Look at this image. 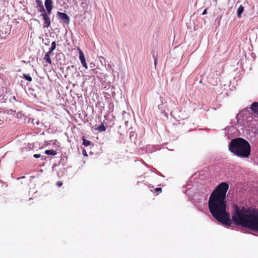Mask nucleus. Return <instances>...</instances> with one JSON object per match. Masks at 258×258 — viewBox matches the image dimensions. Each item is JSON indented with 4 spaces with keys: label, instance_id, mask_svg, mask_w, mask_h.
<instances>
[{
    "label": "nucleus",
    "instance_id": "4468645a",
    "mask_svg": "<svg viewBox=\"0 0 258 258\" xmlns=\"http://www.w3.org/2000/svg\"><path fill=\"white\" fill-rule=\"evenodd\" d=\"M55 48H56V43L55 41H53L51 43V48H50V49L48 51L52 53V51L55 49Z\"/></svg>",
    "mask_w": 258,
    "mask_h": 258
},
{
    "label": "nucleus",
    "instance_id": "423d86ee",
    "mask_svg": "<svg viewBox=\"0 0 258 258\" xmlns=\"http://www.w3.org/2000/svg\"><path fill=\"white\" fill-rule=\"evenodd\" d=\"M47 12L48 14H51L53 8V2L52 0H45L44 3Z\"/></svg>",
    "mask_w": 258,
    "mask_h": 258
},
{
    "label": "nucleus",
    "instance_id": "2eb2a0df",
    "mask_svg": "<svg viewBox=\"0 0 258 258\" xmlns=\"http://www.w3.org/2000/svg\"><path fill=\"white\" fill-rule=\"evenodd\" d=\"M23 77L29 82H31L32 80L31 77L29 75L24 74Z\"/></svg>",
    "mask_w": 258,
    "mask_h": 258
},
{
    "label": "nucleus",
    "instance_id": "6e6552de",
    "mask_svg": "<svg viewBox=\"0 0 258 258\" xmlns=\"http://www.w3.org/2000/svg\"><path fill=\"white\" fill-rule=\"evenodd\" d=\"M250 109L255 114L258 115V102H254L250 106Z\"/></svg>",
    "mask_w": 258,
    "mask_h": 258
},
{
    "label": "nucleus",
    "instance_id": "20e7f679",
    "mask_svg": "<svg viewBox=\"0 0 258 258\" xmlns=\"http://www.w3.org/2000/svg\"><path fill=\"white\" fill-rule=\"evenodd\" d=\"M48 13L41 14V16L42 17L44 21L43 27L48 28L51 24L50 18Z\"/></svg>",
    "mask_w": 258,
    "mask_h": 258
},
{
    "label": "nucleus",
    "instance_id": "1a4fd4ad",
    "mask_svg": "<svg viewBox=\"0 0 258 258\" xmlns=\"http://www.w3.org/2000/svg\"><path fill=\"white\" fill-rule=\"evenodd\" d=\"M51 53V52L48 51L45 53L44 57V59L45 60V62L49 64L52 63V61L50 57V55Z\"/></svg>",
    "mask_w": 258,
    "mask_h": 258
},
{
    "label": "nucleus",
    "instance_id": "9b49d317",
    "mask_svg": "<svg viewBox=\"0 0 258 258\" xmlns=\"http://www.w3.org/2000/svg\"><path fill=\"white\" fill-rule=\"evenodd\" d=\"M45 154L48 155H56L57 154V152L55 150H46L45 151Z\"/></svg>",
    "mask_w": 258,
    "mask_h": 258
},
{
    "label": "nucleus",
    "instance_id": "f03ea898",
    "mask_svg": "<svg viewBox=\"0 0 258 258\" xmlns=\"http://www.w3.org/2000/svg\"><path fill=\"white\" fill-rule=\"evenodd\" d=\"M232 220L235 224L258 232V209L234 206Z\"/></svg>",
    "mask_w": 258,
    "mask_h": 258
},
{
    "label": "nucleus",
    "instance_id": "f257e3e1",
    "mask_svg": "<svg viewBox=\"0 0 258 258\" xmlns=\"http://www.w3.org/2000/svg\"><path fill=\"white\" fill-rule=\"evenodd\" d=\"M229 185L226 182H221L211 193L209 201V211L218 221L224 225L231 226L232 222L230 214L226 211V194Z\"/></svg>",
    "mask_w": 258,
    "mask_h": 258
},
{
    "label": "nucleus",
    "instance_id": "a211bd4d",
    "mask_svg": "<svg viewBox=\"0 0 258 258\" xmlns=\"http://www.w3.org/2000/svg\"><path fill=\"white\" fill-rule=\"evenodd\" d=\"M155 191L156 192L160 193L162 191V188L161 187H157L155 189Z\"/></svg>",
    "mask_w": 258,
    "mask_h": 258
},
{
    "label": "nucleus",
    "instance_id": "ddd939ff",
    "mask_svg": "<svg viewBox=\"0 0 258 258\" xmlns=\"http://www.w3.org/2000/svg\"><path fill=\"white\" fill-rule=\"evenodd\" d=\"M82 139L83 140V145L85 147H88L91 145V142L86 140L84 137H82Z\"/></svg>",
    "mask_w": 258,
    "mask_h": 258
},
{
    "label": "nucleus",
    "instance_id": "aec40b11",
    "mask_svg": "<svg viewBox=\"0 0 258 258\" xmlns=\"http://www.w3.org/2000/svg\"><path fill=\"white\" fill-rule=\"evenodd\" d=\"M40 154H34L33 155V157L34 158H40Z\"/></svg>",
    "mask_w": 258,
    "mask_h": 258
},
{
    "label": "nucleus",
    "instance_id": "f8f14e48",
    "mask_svg": "<svg viewBox=\"0 0 258 258\" xmlns=\"http://www.w3.org/2000/svg\"><path fill=\"white\" fill-rule=\"evenodd\" d=\"M95 130L96 131H98L99 132H103V131H105L106 130V127L104 125V124L103 123H102L101 125H100L99 126L96 127L95 128Z\"/></svg>",
    "mask_w": 258,
    "mask_h": 258
},
{
    "label": "nucleus",
    "instance_id": "39448f33",
    "mask_svg": "<svg viewBox=\"0 0 258 258\" xmlns=\"http://www.w3.org/2000/svg\"><path fill=\"white\" fill-rule=\"evenodd\" d=\"M77 49L78 50L79 52V58H80V60L81 61L82 64L83 65V66L84 68H85L86 69H87V68H88L87 64L86 62L85 57V56H84V54L83 51L81 50V49L79 47H77Z\"/></svg>",
    "mask_w": 258,
    "mask_h": 258
},
{
    "label": "nucleus",
    "instance_id": "5701e85b",
    "mask_svg": "<svg viewBox=\"0 0 258 258\" xmlns=\"http://www.w3.org/2000/svg\"><path fill=\"white\" fill-rule=\"evenodd\" d=\"M156 63H157V58H155V59H154V63H155V66L156 65Z\"/></svg>",
    "mask_w": 258,
    "mask_h": 258
},
{
    "label": "nucleus",
    "instance_id": "f3484780",
    "mask_svg": "<svg viewBox=\"0 0 258 258\" xmlns=\"http://www.w3.org/2000/svg\"><path fill=\"white\" fill-rule=\"evenodd\" d=\"M38 11L40 13H41L42 14H44V13H46V11H45V10L44 8V6L42 7H40L39 8V10H38Z\"/></svg>",
    "mask_w": 258,
    "mask_h": 258
},
{
    "label": "nucleus",
    "instance_id": "412c9836",
    "mask_svg": "<svg viewBox=\"0 0 258 258\" xmlns=\"http://www.w3.org/2000/svg\"><path fill=\"white\" fill-rule=\"evenodd\" d=\"M56 185L59 187L60 186H61L62 185V183L61 182V181H58L57 183H56Z\"/></svg>",
    "mask_w": 258,
    "mask_h": 258
},
{
    "label": "nucleus",
    "instance_id": "6ab92c4d",
    "mask_svg": "<svg viewBox=\"0 0 258 258\" xmlns=\"http://www.w3.org/2000/svg\"><path fill=\"white\" fill-rule=\"evenodd\" d=\"M82 154L83 155V156H88V155H87V152L85 150V149H83V151H82Z\"/></svg>",
    "mask_w": 258,
    "mask_h": 258
},
{
    "label": "nucleus",
    "instance_id": "0eeeda50",
    "mask_svg": "<svg viewBox=\"0 0 258 258\" xmlns=\"http://www.w3.org/2000/svg\"><path fill=\"white\" fill-rule=\"evenodd\" d=\"M57 16L59 17V19L62 20L64 23L67 24H69L70 22L69 17L65 13H61L60 12H58L57 13Z\"/></svg>",
    "mask_w": 258,
    "mask_h": 258
},
{
    "label": "nucleus",
    "instance_id": "dca6fc26",
    "mask_svg": "<svg viewBox=\"0 0 258 258\" xmlns=\"http://www.w3.org/2000/svg\"><path fill=\"white\" fill-rule=\"evenodd\" d=\"M36 3L37 5V7L40 8L43 6L42 2L41 0H36Z\"/></svg>",
    "mask_w": 258,
    "mask_h": 258
},
{
    "label": "nucleus",
    "instance_id": "7ed1b4c3",
    "mask_svg": "<svg viewBox=\"0 0 258 258\" xmlns=\"http://www.w3.org/2000/svg\"><path fill=\"white\" fill-rule=\"evenodd\" d=\"M229 150L238 157L248 158L250 153L251 147L247 141L239 138L231 141L229 145Z\"/></svg>",
    "mask_w": 258,
    "mask_h": 258
},
{
    "label": "nucleus",
    "instance_id": "4be33fe9",
    "mask_svg": "<svg viewBox=\"0 0 258 258\" xmlns=\"http://www.w3.org/2000/svg\"><path fill=\"white\" fill-rule=\"evenodd\" d=\"M207 13V9H205V10L203 11V13H202V15H206V14Z\"/></svg>",
    "mask_w": 258,
    "mask_h": 258
},
{
    "label": "nucleus",
    "instance_id": "9d476101",
    "mask_svg": "<svg viewBox=\"0 0 258 258\" xmlns=\"http://www.w3.org/2000/svg\"><path fill=\"white\" fill-rule=\"evenodd\" d=\"M243 11L244 7L242 6V5L240 6L237 11V17L238 18H240L241 17V14L243 12Z\"/></svg>",
    "mask_w": 258,
    "mask_h": 258
}]
</instances>
